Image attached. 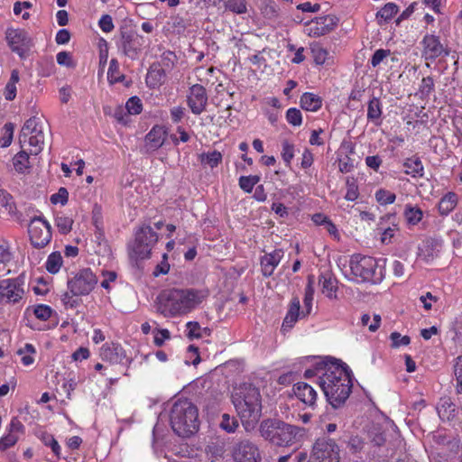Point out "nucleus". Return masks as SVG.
<instances>
[{
	"label": "nucleus",
	"mask_w": 462,
	"mask_h": 462,
	"mask_svg": "<svg viewBox=\"0 0 462 462\" xmlns=\"http://www.w3.org/2000/svg\"><path fill=\"white\" fill-rule=\"evenodd\" d=\"M351 377L352 372L344 363L335 360L331 365H325V373L319 376L318 383L333 408L340 407L349 397L353 386Z\"/></svg>",
	"instance_id": "nucleus-1"
},
{
	"label": "nucleus",
	"mask_w": 462,
	"mask_h": 462,
	"mask_svg": "<svg viewBox=\"0 0 462 462\" xmlns=\"http://www.w3.org/2000/svg\"><path fill=\"white\" fill-rule=\"evenodd\" d=\"M158 300V311L170 317L189 311L201 301V296L194 289H171L162 291Z\"/></svg>",
	"instance_id": "nucleus-2"
},
{
	"label": "nucleus",
	"mask_w": 462,
	"mask_h": 462,
	"mask_svg": "<svg viewBox=\"0 0 462 462\" xmlns=\"http://www.w3.org/2000/svg\"><path fill=\"white\" fill-rule=\"evenodd\" d=\"M170 424L179 437L189 438L199 429V411L188 399H178L170 411Z\"/></svg>",
	"instance_id": "nucleus-3"
},
{
	"label": "nucleus",
	"mask_w": 462,
	"mask_h": 462,
	"mask_svg": "<svg viewBox=\"0 0 462 462\" xmlns=\"http://www.w3.org/2000/svg\"><path fill=\"white\" fill-rule=\"evenodd\" d=\"M259 432L272 445L291 447L300 442L305 430L278 419H267L260 423Z\"/></svg>",
	"instance_id": "nucleus-4"
},
{
	"label": "nucleus",
	"mask_w": 462,
	"mask_h": 462,
	"mask_svg": "<svg viewBox=\"0 0 462 462\" xmlns=\"http://www.w3.org/2000/svg\"><path fill=\"white\" fill-rule=\"evenodd\" d=\"M232 402L242 420L257 421L261 417V395L253 384L245 383L235 388Z\"/></svg>",
	"instance_id": "nucleus-5"
},
{
	"label": "nucleus",
	"mask_w": 462,
	"mask_h": 462,
	"mask_svg": "<svg viewBox=\"0 0 462 462\" xmlns=\"http://www.w3.org/2000/svg\"><path fill=\"white\" fill-rule=\"evenodd\" d=\"M49 130V126L45 124L42 116H33L27 119L23 125L19 134V143L21 147L25 143L35 150L32 153L37 155L42 150L45 139V132Z\"/></svg>",
	"instance_id": "nucleus-6"
},
{
	"label": "nucleus",
	"mask_w": 462,
	"mask_h": 462,
	"mask_svg": "<svg viewBox=\"0 0 462 462\" xmlns=\"http://www.w3.org/2000/svg\"><path fill=\"white\" fill-rule=\"evenodd\" d=\"M379 262L372 256L354 254L349 261L351 273L355 277L360 278L362 282H381L384 273L382 268L377 270Z\"/></svg>",
	"instance_id": "nucleus-7"
},
{
	"label": "nucleus",
	"mask_w": 462,
	"mask_h": 462,
	"mask_svg": "<svg viewBox=\"0 0 462 462\" xmlns=\"http://www.w3.org/2000/svg\"><path fill=\"white\" fill-rule=\"evenodd\" d=\"M158 240L157 234L150 226H143L135 234V241L130 256L135 259L150 257L152 247Z\"/></svg>",
	"instance_id": "nucleus-8"
},
{
	"label": "nucleus",
	"mask_w": 462,
	"mask_h": 462,
	"mask_svg": "<svg viewBox=\"0 0 462 462\" xmlns=\"http://www.w3.org/2000/svg\"><path fill=\"white\" fill-rule=\"evenodd\" d=\"M339 448L334 439L319 438L313 445L310 462H339Z\"/></svg>",
	"instance_id": "nucleus-9"
},
{
	"label": "nucleus",
	"mask_w": 462,
	"mask_h": 462,
	"mask_svg": "<svg viewBox=\"0 0 462 462\" xmlns=\"http://www.w3.org/2000/svg\"><path fill=\"white\" fill-rule=\"evenodd\" d=\"M231 455L235 462H261L262 453L256 443L250 439H240L231 448Z\"/></svg>",
	"instance_id": "nucleus-10"
},
{
	"label": "nucleus",
	"mask_w": 462,
	"mask_h": 462,
	"mask_svg": "<svg viewBox=\"0 0 462 462\" xmlns=\"http://www.w3.org/2000/svg\"><path fill=\"white\" fill-rule=\"evenodd\" d=\"M97 278L89 268L80 270L68 281V288L75 296L89 294L95 288Z\"/></svg>",
	"instance_id": "nucleus-11"
},
{
	"label": "nucleus",
	"mask_w": 462,
	"mask_h": 462,
	"mask_svg": "<svg viewBox=\"0 0 462 462\" xmlns=\"http://www.w3.org/2000/svg\"><path fill=\"white\" fill-rule=\"evenodd\" d=\"M32 245L35 248H43L51 239L50 224L42 217H34L28 226Z\"/></svg>",
	"instance_id": "nucleus-12"
},
{
	"label": "nucleus",
	"mask_w": 462,
	"mask_h": 462,
	"mask_svg": "<svg viewBox=\"0 0 462 462\" xmlns=\"http://www.w3.org/2000/svg\"><path fill=\"white\" fill-rule=\"evenodd\" d=\"M143 43V36L134 31H121L120 47L125 55L134 60L138 56Z\"/></svg>",
	"instance_id": "nucleus-13"
},
{
	"label": "nucleus",
	"mask_w": 462,
	"mask_h": 462,
	"mask_svg": "<svg viewBox=\"0 0 462 462\" xmlns=\"http://www.w3.org/2000/svg\"><path fill=\"white\" fill-rule=\"evenodd\" d=\"M6 40L12 51L20 57H23L31 45V39L27 32L19 29H9L6 32Z\"/></svg>",
	"instance_id": "nucleus-14"
},
{
	"label": "nucleus",
	"mask_w": 462,
	"mask_h": 462,
	"mask_svg": "<svg viewBox=\"0 0 462 462\" xmlns=\"http://www.w3.org/2000/svg\"><path fill=\"white\" fill-rule=\"evenodd\" d=\"M208 103L206 88L199 84H195L189 88L188 105L195 115H200Z\"/></svg>",
	"instance_id": "nucleus-15"
},
{
	"label": "nucleus",
	"mask_w": 462,
	"mask_h": 462,
	"mask_svg": "<svg viewBox=\"0 0 462 462\" xmlns=\"http://www.w3.org/2000/svg\"><path fill=\"white\" fill-rule=\"evenodd\" d=\"M423 55L426 60H435L444 53L448 55V51H445L443 45L440 43L439 38L435 35L427 34L422 40Z\"/></svg>",
	"instance_id": "nucleus-16"
},
{
	"label": "nucleus",
	"mask_w": 462,
	"mask_h": 462,
	"mask_svg": "<svg viewBox=\"0 0 462 462\" xmlns=\"http://www.w3.org/2000/svg\"><path fill=\"white\" fill-rule=\"evenodd\" d=\"M338 19L334 15L317 17L311 22L310 35L321 36L332 31L337 25Z\"/></svg>",
	"instance_id": "nucleus-17"
},
{
	"label": "nucleus",
	"mask_w": 462,
	"mask_h": 462,
	"mask_svg": "<svg viewBox=\"0 0 462 462\" xmlns=\"http://www.w3.org/2000/svg\"><path fill=\"white\" fill-rule=\"evenodd\" d=\"M293 393L300 401L309 407L315 405L317 393L311 385L299 382L293 385Z\"/></svg>",
	"instance_id": "nucleus-18"
},
{
	"label": "nucleus",
	"mask_w": 462,
	"mask_h": 462,
	"mask_svg": "<svg viewBox=\"0 0 462 462\" xmlns=\"http://www.w3.org/2000/svg\"><path fill=\"white\" fill-rule=\"evenodd\" d=\"M24 293L23 289H17L10 280H3L0 282V299H5L7 302H18Z\"/></svg>",
	"instance_id": "nucleus-19"
},
{
	"label": "nucleus",
	"mask_w": 462,
	"mask_h": 462,
	"mask_svg": "<svg viewBox=\"0 0 462 462\" xmlns=\"http://www.w3.org/2000/svg\"><path fill=\"white\" fill-rule=\"evenodd\" d=\"M283 256V251L282 249L274 250L271 254H266L261 258L262 273L265 277H270L279 264L282 257Z\"/></svg>",
	"instance_id": "nucleus-20"
},
{
	"label": "nucleus",
	"mask_w": 462,
	"mask_h": 462,
	"mask_svg": "<svg viewBox=\"0 0 462 462\" xmlns=\"http://www.w3.org/2000/svg\"><path fill=\"white\" fill-rule=\"evenodd\" d=\"M166 131L163 127L156 125L146 134L145 146L147 151H155L160 148L165 139Z\"/></svg>",
	"instance_id": "nucleus-21"
},
{
	"label": "nucleus",
	"mask_w": 462,
	"mask_h": 462,
	"mask_svg": "<svg viewBox=\"0 0 462 462\" xmlns=\"http://www.w3.org/2000/svg\"><path fill=\"white\" fill-rule=\"evenodd\" d=\"M166 79V70L162 68L161 63L153 62L149 69L146 76V82L151 88H157L162 85Z\"/></svg>",
	"instance_id": "nucleus-22"
},
{
	"label": "nucleus",
	"mask_w": 462,
	"mask_h": 462,
	"mask_svg": "<svg viewBox=\"0 0 462 462\" xmlns=\"http://www.w3.org/2000/svg\"><path fill=\"white\" fill-rule=\"evenodd\" d=\"M300 300L298 297H294L291 301L290 309L282 323L284 329L292 328L294 323L298 320L300 315Z\"/></svg>",
	"instance_id": "nucleus-23"
},
{
	"label": "nucleus",
	"mask_w": 462,
	"mask_h": 462,
	"mask_svg": "<svg viewBox=\"0 0 462 462\" xmlns=\"http://www.w3.org/2000/svg\"><path fill=\"white\" fill-rule=\"evenodd\" d=\"M437 411L440 419L450 420L455 417L456 405L450 398H442L437 407Z\"/></svg>",
	"instance_id": "nucleus-24"
},
{
	"label": "nucleus",
	"mask_w": 462,
	"mask_h": 462,
	"mask_svg": "<svg viewBox=\"0 0 462 462\" xmlns=\"http://www.w3.org/2000/svg\"><path fill=\"white\" fill-rule=\"evenodd\" d=\"M457 195L455 192H448L439 202L440 215H448L457 205Z\"/></svg>",
	"instance_id": "nucleus-25"
},
{
	"label": "nucleus",
	"mask_w": 462,
	"mask_h": 462,
	"mask_svg": "<svg viewBox=\"0 0 462 462\" xmlns=\"http://www.w3.org/2000/svg\"><path fill=\"white\" fill-rule=\"evenodd\" d=\"M321 105V97L312 93H304L300 97V106L307 111H318Z\"/></svg>",
	"instance_id": "nucleus-26"
},
{
	"label": "nucleus",
	"mask_w": 462,
	"mask_h": 462,
	"mask_svg": "<svg viewBox=\"0 0 462 462\" xmlns=\"http://www.w3.org/2000/svg\"><path fill=\"white\" fill-rule=\"evenodd\" d=\"M380 262L383 263V266L381 268L383 270L386 267L388 268L389 272L393 274V278L395 279H401L404 275V266L402 263H401L398 260H387V259H380Z\"/></svg>",
	"instance_id": "nucleus-27"
},
{
	"label": "nucleus",
	"mask_w": 462,
	"mask_h": 462,
	"mask_svg": "<svg viewBox=\"0 0 462 462\" xmlns=\"http://www.w3.org/2000/svg\"><path fill=\"white\" fill-rule=\"evenodd\" d=\"M370 441L377 447H382L386 442L385 431L379 424L373 425L368 431Z\"/></svg>",
	"instance_id": "nucleus-28"
},
{
	"label": "nucleus",
	"mask_w": 462,
	"mask_h": 462,
	"mask_svg": "<svg viewBox=\"0 0 462 462\" xmlns=\"http://www.w3.org/2000/svg\"><path fill=\"white\" fill-rule=\"evenodd\" d=\"M381 116L382 109L380 100L377 97H373L368 103L367 119L374 122L375 125H378L376 121L381 118Z\"/></svg>",
	"instance_id": "nucleus-29"
},
{
	"label": "nucleus",
	"mask_w": 462,
	"mask_h": 462,
	"mask_svg": "<svg viewBox=\"0 0 462 462\" xmlns=\"http://www.w3.org/2000/svg\"><path fill=\"white\" fill-rule=\"evenodd\" d=\"M0 205L8 215L13 216L16 214V206L13 197L3 189H0Z\"/></svg>",
	"instance_id": "nucleus-30"
},
{
	"label": "nucleus",
	"mask_w": 462,
	"mask_h": 462,
	"mask_svg": "<svg viewBox=\"0 0 462 462\" xmlns=\"http://www.w3.org/2000/svg\"><path fill=\"white\" fill-rule=\"evenodd\" d=\"M343 441L346 444L347 448L353 454L361 452L365 447L364 439L358 435L352 434L348 436L347 439H343Z\"/></svg>",
	"instance_id": "nucleus-31"
},
{
	"label": "nucleus",
	"mask_w": 462,
	"mask_h": 462,
	"mask_svg": "<svg viewBox=\"0 0 462 462\" xmlns=\"http://www.w3.org/2000/svg\"><path fill=\"white\" fill-rule=\"evenodd\" d=\"M319 282L322 283L323 293H327L328 297H332V293L337 291V281L331 277V274H321Z\"/></svg>",
	"instance_id": "nucleus-32"
},
{
	"label": "nucleus",
	"mask_w": 462,
	"mask_h": 462,
	"mask_svg": "<svg viewBox=\"0 0 462 462\" xmlns=\"http://www.w3.org/2000/svg\"><path fill=\"white\" fill-rule=\"evenodd\" d=\"M62 264V257L59 252L51 253L46 262V269L51 273H57Z\"/></svg>",
	"instance_id": "nucleus-33"
},
{
	"label": "nucleus",
	"mask_w": 462,
	"mask_h": 462,
	"mask_svg": "<svg viewBox=\"0 0 462 462\" xmlns=\"http://www.w3.org/2000/svg\"><path fill=\"white\" fill-rule=\"evenodd\" d=\"M404 167L407 168L406 173L412 174L413 176H422L423 166L419 158H409L404 162Z\"/></svg>",
	"instance_id": "nucleus-34"
},
{
	"label": "nucleus",
	"mask_w": 462,
	"mask_h": 462,
	"mask_svg": "<svg viewBox=\"0 0 462 462\" xmlns=\"http://www.w3.org/2000/svg\"><path fill=\"white\" fill-rule=\"evenodd\" d=\"M200 162L202 164H208L211 168L218 165L222 161V154L217 151H213L208 153H201L199 155Z\"/></svg>",
	"instance_id": "nucleus-35"
},
{
	"label": "nucleus",
	"mask_w": 462,
	"mask_h": 462,
	"mask_svg": "<svg viewBox=\"0 0 462 462\" xmlns=\"http://www.w3.org/2000/svg\"><path fill=\"white\" fill-rule=\"evenodd\" d=\"M225 7L237 14H245L247 11L246 0H227L225 2Z\"/></svg>",
	"instance_id": "nucleus-36"
},
{
	"label": "nucleus",
	"mask_w": 462,
	"mask_h": 462,
	"mask_svg": "<svg viewBox=\"0 0 462 462\" xmlns=\"http://www.w3.org/2000/svg\"><path fill=\"white\" fill-rule=\"evenodd\" d=\"M29 154L25 151L19 152L14 158V166L19 172L29 168Z\"/></svg>",
	"instance_id": "nucleus-37"
},
{
	"label": "nucleus",
	"mask_w": 462,
	"mask_h": 462,
	"mask_svg": "<svg viewBox=\"0 0 462 462\" xmlns=\"http://www.w3.org/2000/svg\"><path fill=\"white\" fill-rule=\"evenodd\" d=\"M404 216L409 224L416 225L421 220L422 211L419 208L407 206L404 211Z\"/></svg>",
	"instance_id": "nucleus-38"
},
{
	"label": "nucleus",
	"mask_w": 462,
	"mask_h": 462,
	"mask_svg": "<svg viewBox=\"0 0 462 462\" xmlns=\"http://www.w3.org/2000/svg\"><path fill=\"white\" fill-rule=\"evenodd\" d=\"M4 134L0 139V145L4 148L8 147L13 141L14 125L13 123H6L4 127Z\"/></svg>",
	"instance_id": "nucleus-39"
},
{
	"label": "nucleus",
	"mask_w": 462,
	"mask_h": 462,
	"mask_svg": "<svg viewBox=\"0 0 462 462\" xmlns=\"http://www.w3.org/2000/svg\"><path fill=\"white\" fill-rule=\"evenodd\" d=\"M310 50L315 63L318 65L324 64L328 56V51L319 44L311 45Z\"/></svg>",
	"instance_id": "nucleus-40"
},
{
	"label": "nucleus",
	"mask_w": 462,
	"mask_h": 462,
	"mask_svg": "<svg viewBox=\"0 0 462 462\" xmlns=\"http://www.w3.org/2000/svg\"><path fill=\"white\" fill-rule=\"evenodd\" d=\"M219 426L226 432L231 433L238 427V420L235 417H230L228 414L224 413Z\"/></svg>",
	"instance_id": "nucleus-41"
},
{
	"label": "nucleus",
	"mask_w": 462,
	"mask_h": 462,
	"mask_svg": "<svg viewBox=\"0 0 462 462\" xmlns=\"http://www.w3.org/2000/svg\"><path fill=\"white\" fill-rule=\"evenodd\" d=\"M119 65L116 60L113 59L110 61L109 69L107 71V78L111 83L119 82L125 79L124 75H120Z\"/></svg>",
	"instance_id": "nucleus-42"
},
{
	"label": "nucleus",
	"mask_w": 462,
	"mask_h": 462,
	"mask_svg": "<svg viewBox=\"0 0 462 462\" xmlns=\"http://www.w3.org/2000/svg\"><path fill=\"white\" fill-rule=\"evenodd\" d=\"M397 12L398 6L395 4L388 3L378 11L376 16L383 18L384 21H388L391 20Z\"/></svg>",
	"instance_id": "nucleus-43"
},
{
	"label": "nucleus",
	"mask_w": 462,
	"mask_h": 462,
	"mask_svg": "<svg viewBox=\"0 0 462 462\" xmlns=\"http://www.w3.org/2000/svg\"><path fill=\"white\" fill-rule=\"evenodd\" d=\"M55 223L60 233L68 234L71 230L73 220L68 217L60 216L56 217Z\"/></svg>",
	"instance_id": "nucleus-44"
},
{
	"label": "nucleus",
	"mask_w": 462,
	"mask_h": 462,
	"mask_svg": "<svg viewBox=\"0 0 462 462\" xmlns=\"http://www.w3.org/2000/svg\"><path fill=\"white\" fill-rule=\"evenodd\" d=\"M376 200L381 205L392 204L395 200V194L385 189H379L375 194Z\"/></svg>",
	"instance_id": "nucleus-45"
},
{
	"label": "nucleus",
	"mask_w": 462,
	"mask_h": 462,
	"mask_svg": "<svg viewBox=\"0 0 462 462\" xmlns=\"http://www.w3.org/2000/svg\"><path fill=\"white\" fill-rule=\"evenodd\" d=\"M127 112L131 115H138L142 112V102L139 97H132L125 105Z\"/></svg>",
	"instance_id": "nucleus-46"
},
{
	"label": "nucleus",
	"mask_w": 462,
	"mask_h": 462,
	"mask_svg": "<svg viewBox=\"0 0 462 462\" xmlns=\"http://www.w3.org/2000/svg\"><path fill=\"white\" fill-rule=\"evenodd\" d=\"M390 338L392 340V347L408 346L411 343V337L409 336H402L399 332L391 333Z\"/></svg>",
	"instance_id": "nucleus-47"
},
{
	"label": "nucleus",
	"mask_w": 462,
	"mask_h": 462,
	"mask_svg": "<svg viewBox=\"0 0 462 462\" xmlns=\"http://www.w3.org/2000/svg\"><path fill=\"white\" fill-rule=\"evenodd\" d=\"M177 60L174 52L171 51H164L162 55L161 61L159 63L162 64V68L171 69L174 67L175 61Z\"/></svg>",
	"instance_id": "nucleus-48"
},
{
	"label": "nucleus",
	"mask_w": 462,
	"mask_h": 462,
	"mask_svg": "<svg viewBox=\"0 0 462 462\" xmlns=\"http://www.w3.org/2000/svg\"><path fill=\"white\" fill-rule=\"evenodd\" d=\"M282 156L283 161L286 162V165L289 166L291 164V161L294 156V145L291 144L288 141H283L282 143Z\"/></svg>",
	"instance_id": "nucleus-49"
},
{
	"label": "nucleus",
	"mask_w": 462,
	"mask_h": 462,
	"mask_svg": "<svg viewBox=\"0 0 462 462\" xmlns=\"http://www.w3.org/2000/svg\"><path fill=\"white\" fill-rule=\"evenodd\" d=\"M52 310L47 305H37L34 308L33 313L37 319L41 320H47L51 315Z\"/></svg>",
	"instance_id": "nucleus-50"
},
{
	"label": "nucleus",
	"mask_w": 462,
	"mask_h": 462,
	"mask_svg": "<svg viewBox=\"0 0 462 462\" xmlns=\"http://www.w3.org/2000/svg\"><path fill=\"white\" fill-rule=\"evenodd\" d=\"M69 199V192L66 188H60L58 192L51 195V202L52 204H57L59 202L61 203V205H65L68 202Z\"/></svg>",
	"instance_id": "nucleus-51"
},
{
	"label": "nucleus",
	"mask_w": 462,
	"mask_h": 462,
	"mask_svg": "<svg viewBox=\"0 0 462 462\" xmlns=\"http://www.w3.org/2000/svg\"><path fill=\"white\" fill-rule=\"evenodd\" d=\"M313 295H314V288L310 286H307L305 289V295H304V307L306 309V315L310 314L312 307V301H313ZM301 314L305 316V313L302 311Z\"/></svg>",
	"instance_id": "nucleus-52"
},
{
	"label": "nucleus",
	"mask_w": 462,
	"mask_h": 462,
	"mask_svg": "<svg viewBox=\"0 0 462 462\" xmlns=\"http://www.w3.org/2000/svg\"><path fill=\"white\" fill-rule=\"evenodd\" d=\"M347 191L345 196L346 199L354 201L358 198V188L354 180V179L346 180Z\"/></svg>",
	"instance_id": "nucleus-53"
},
{
	"label": "nucleus",
	"mask_w": 462,
	"mask_h": 462,
	"mask_svg": "<svg viewBox=\"0 0 462 462\" xmlns=\"http://www.w3.org/2000/svg\"><path fill=\"white\" fill-rule=\"evenodd\" d=\"M286 118L292 125H300L302 120L300 111L296 108H290L286 113Z\"/></svg>",
	"instance_id": "nucleus-54"
},
{
	"label": "nucleus",
	"mask_w": 462,
	"mask_h": 462,
	"mask_svg": "<svg viewBox=\"0 0 462 462\" xmlns=\"http://www.w3.org/2000/svg\"><path fill=\"white\" fill-rule=\"evenodd\" d=\"M42 439L45 443V445L51 446L53 453L59 457L60 447L57 440L53 438V436L47 433H43L42 436Z\"/></svg>",
	"instance_id": "nucleus-55"
},
{
	"label": "nucleus",
	"mask_w": 462,
	"mask_h": 462,
	"mask_svg": "<svg viewBox=\"0 0 462 462\" xmlns=\"http://www.w3.org/2000/svg\"><path fill=\"white\" fill-rule=\"evenodd\" d=\"M57 62L59 65L66 66L68 68H73L75 66L70 53L67 51H60L57 54Z\"/></svg>",
	"instance_id": "nucleus-56"
},
{
	"label": "nucleus",
	"mask_w": 462,
	"mask_h": 462,
	"mask_svg": "<svg viewBox=\"0 0 462 462\" xmlns=\"http://www.w3.org/2000/svg\"><path fill=\"white\" fill-rule=\"evenodd\" d=\"M92 221L96 228L100 231L102 226V208L97 203L92 209Z\"/></svg>",
	"instance_id": "nucleus-57"
},
{
	"label": "nucleus",
	"mask_w": 462,
	"mask_h": 462,
	"mask_svg": "<svg viewBox=\"0 0 462 462\" xmlns=\"http://www.w3.org/2000/svg\"><path fill=\"white\" fill-rule=\"evenodd\" d=\"M391 54V51L390 50H383V49H379L377 51H375V52L374 53V55L372 56V59H371V64L372 66L374 68V67H377L384 58H386L387 56H389Z\"/></svg>",
	"instance_id": "nucleus-58"
},
{
	"label": "nucleus",
	"mask_w": 462,
	"mask_h": 462,
	"mask_svg": "<svg viewBox=\"0 0 462 462\" xmlns=\"http://www.w3.org/2000/svg\"><path fill=\"white\" fill-rule=\"evenodd\" d=\"M167 259H168L167 254H163L162 261L156 265L155 270L153 271L154 276L157 277L160 274H167L169 273L170 264H169Z\"/></svg>",
	"instance_id": "nucleus-59"
},
{
	"label": "nucleus",
	"mask_w": 462,
	"mask_h": 462,
	"mask_svg": "<svg viewBox=\"0 0 462 462\" xmlns=\"http://www.w3.org/2000/svg\"><path fill=\"white\" fill-rule=\"evenodd\" d=\"M186 327L189 329L188 337L189 339L201 337V334L199 333L200 326L198 322L189 321L187 323Z\"/></svg>",
	"instance_id": "nucleus-60"
},
{
	"label": "nucleus",
	"mask_w": 462,
	"mask_h": 462,
	"mask_svg": "<svg viewBox=\"0 0 462 462\" xmlns=\"http://www.w3.org/2000/svg\"><path fill=\"white\" fill-rule=\"evenodd\" d=\"M99 26L105 32H110L114 29L112 17L108 14H104L99 20Z\"/></svg>",
	"instance_id": "nucleus-61"
},
{
	"label": "nucleus",
	"mask_w": 462,
	"mask_h": 462,
	"mask_svg": "<svg viewBox=\"0 0 462 462\" xmlns=\"http://www.w3.org/2000/svg\"><path fill=\"white\" fill-rule=\"evenodd\" d=\"M434 88V81L431 77L423 78L421 80V85L420 90L424 95H429Z\"/></svg>",
	"instance_id": "nucleus-62"
},
{
	"label": "nucleus",
	"mask_w": 462,
	"mask_h": 462,
	"mask_svg": "<svg viewBox=\"0 0 462 462\" xmlns=\"http://www.w3.org/2000/svg\"><path fill=\"white\" fill-rule=\"evenodd\" d=\"M18 438L14 434H8L0 439V450H5L6 448L14 445Z\"/></svg>",
	"instance_id": "nucleus-63"
},
{
	"label": "nucleus",
	"mask_w": 462,
	"mask_h": 462,
	"mask_svg": "<svg viewBox=\"0 0 462 462\" xmlns=\"http://www.w3.org/2000/svg\"><path fill=\"white\" fill-rule=\"evenodd\" d=\"M75 295H73L70 291H67L62 295L61 300L63 304L68 308H75L79 304V300L74 299Z\"/></svg>",
	"instance_id": "nucleus-64"
}]
</instances>
